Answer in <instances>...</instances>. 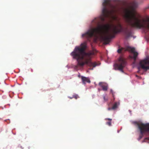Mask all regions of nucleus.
<instances>
[{"label":"nucleus","instance_id":"1","mask_svg":"<svg viewBox=\"0 0 149 149\" xmlns=\"http://www.w3.org/2000/svg\"><path fill=\"white\" fill-rule=\"evenodd\" d=\"M102 5L103 8L102 15L99 17L95 18L92 21L93 26L98 25V26L88 30L82 35V37L85 38L90 41L92 37H95L99 36L104 43L107 44L110 42L111 39L114 37V35L118 33L124 32L127 38L131 36V31L129 30L127 27L124 28L119 22L116 25H113L111 26L109 24L103 26L100 25L101 21H104L106 18L109 17L117 11L116 6L111 4L110 0H104Z\"/></svg>","mask_w":149,"mask_h":149},{"label":"nucleus","instance_id":"2","mask_svg":"<svg viewBox=\"0 0 149 149\" xmlns=\"http://www.w3.org/2000/svg\"><path fill=\"white\" fill-rule=\"evenodd\" d=\"M85 44H82L80 46L76 47L73 51L70 54L74 59L77 60V64L75 65V69H78L79 67H82L85 65L90 67H95L97 65L96 62H92L91 58L95 54L94 51H90L88 52L85 51L86 48Z\"/></svg>","mask_w":149,"mask_h":149},{"label":"nucleus","instance_id":"3","mask_svg":"<svg viewBox=\"0 0 149 149\" xmlns=\"http://www.w3.org/2000/svg\"><path fill=\"white\" fill-rule=\"evenodd\" d=\"M124 17L125 22L130 26L143 28L146 33L149 31V17L145 19L142 18L140 15L134 10H127Z\"/></svg>","mask_w":149,"mask_h":149},{"label":"nucleus","instance_id":"4","mask_svg":"<svg viewBox=\"0 0 149 149\" xmlns=\"http://www.w3.org/2000/svg\"><path fill=\"white\" fill-rule=\"evenodd\" d=\"M134 123L137 125L138 130L140 133L139 137L137 138L138 141H140L144 135L149 136V123H144L135 122Z\"/></svg>","mask_w":149,"mask_h":149},{"label":"nucleus","instance_id":"5","mask_svg":"<svg viewBox=\"0 0 149 149\" xmlns=\"http://www.w3.org/2000/svg\"><path fill=\"white\" fill-rule=\"evenodd\" d=\"M126 64L125 60L123 57H120L118 58L117 63L114 65V68L115 70H118L123 72V69Z\"/></svg>","mask_w":149,"mask_h":149},{"label":"nucleus","instance_id":"6","mask_svg":"<svg viewBox=\"0 0 149 149\" xmlns=\"http://www.w3.org/2000/svg\"><path fill=\"white\" fill-rule=\"evenodd\" d=\"M125 50L130 52L133 53V57L131 56L130 57L133 58L135 61H136L137 57L138 55V54L137 52H136L135 51V48L134 47H130L128 46L127 47Z\"/></svg>","mask_w":149,"mask_h":149},{"label":"nucleus","instance_id":"7","mask_svg":"<svg viewBox=\"0 0 149 149\" xmlns=\"http://www.w3.org/2000/svg\"><path fill=\"white\" fill-rule=\"evenodd\" d=\"M99 85L102 88L103 91H106L107 90L108 85V84L104 82H100Z\"/></svg>","mask_w":149,"mask_h":149},{"label":"nucleus","instance_id":"8","mask_svg":"<svg viewBox=\"0 0 149 149\" xmlns=\"http://www.w3.org/2000/svg\"><path fill=\"white\" fill-rule=\"evenodd\" d=\"M81 78L82 83L84 84H85L86 82L90 83L91 82L90 81L88 78L82 76Z\"/></svg>","mask_w":149,"mask_h":149},{"label":"nucleus","instance_id":"9","mask_svg":"<svg viewBox=\"0 0 149 149\" xmlns=\"http://www.w3.org/2000/svg\"><path fill=\"white\" fill-rule=\"evenodd\" d=\"M120 104L119 102H115L112 107V110H115L117 108Z\"/></svg>","mask_w":149,"mask_h":149},{"label":"nucleus","instance_id":"10","mask_svg":"<svg viewBox=\"0 0 149 149\" xmlns=\"http://www.w3.org/2000/svg\"><path fill=\"white\" fill-rule=\"evenodd\" d=\"M105 120H108L109 121L106 122V124L109 126H111V121L112 120V119L109 118H106L105 119Z\"/></svg>","mask_w":149,"mask_h":149},{"label":"nucleus","instance_id":"11","mask_svg":"<svg viewBox=\"0 0 149 149\" xmlns=\"http://www.w3.org/2000/svg\"><path fill=\"white\" fill-rule=\"evenodd\" d=\"M72 97L75 98L76 99H77L78 98H79L78 95H77L75 94L73 95Z\"/></svg>","mask_w":149,"mask_h":149},{"label":"nucleus","instance_id":"12","mask_svg":"<svg viewBox=\"0 0 149 149\" xmlns=\"http://www.w3.org/2000/svg\"><path fill=\"white\" fill-rule=\"evenodd\" d=\"M110 91L111 92L112 94L113 97H114V94L115 93V92H114L112 89H111Z\"/></svg>","mask_w":149,"mask_h":149},{"label":"nucleus","instance_id":"13","mask_svg":"<svg viewBox=\"0 0 149 149\" xmlns=\"http://www.w3.org/2000/svg\"><path fill=\"white\" fill-rule=\"evenodd\" d=\"M123 49H118L117 52L118 53H121V51Z\"/></svg>","mask_w":149,"mask_h":149},{"label":"nucleus","instance_id":"14","mask_svg":"<svg viewBox=\"0 0 149 149\" xmlns=\"http://www.w3.org/2000/svg\"><path fill=\"white\" fill-rule=\"evenodd\" d=\"M105 101H107L108 100V98L107 97H106L105 96H104L103 97Z\"/></svg>","mask_w":149,"mask_h":149},{"label":"nucleus","instance_id":"15","mask_svg":"<svg viewBox=\"0 0 149 149\" xmlns=\"http://www.w3.org/2000/svg\"><path fill=\"white\" fill-rule=\"evenodd\" d=\"M108 110H112V107H109L108 109Z\"/></svg>","mask_w":149,"mask_h":149},{"label":"nucleus","instance_id":"16","mask_svg":"<svg viewBox=\"0 0 149 149\" xmlns=\"http://www.w3.org/2000/svg\"><path fill=\"white\" fill-rule=\"evenodd\" d=\"M146 140H147V139H145V138L144 139V140L142 141V143H143V142H146Z\"/></svg>","mask_w":149,"mask_h":149},{"label":"nucleus","instance_id":"17","mask_svg":"<svg viewBox=\"0 0 149 149\" xmlns=\"http://www.w3.org/2000/svg\"><path fill=\"white\" fill-rule=\"evenodd\" d=\"M145 139H147V140H149V137H146Z\"/></svg>","mask_w":149,"mask_h":149},{"label":"nucleus","instance_id":"18","mask_svg":"<svg viewBox=\"0 0 149 149\" xmlns=\"http://www.w3.org/2000/svg\"><path fill=\"white\" fill-rule=\"evenodd\" d=\"M114 19H116V17H114Z\"/></svg>","mask_w":149,"mask_h":149},{"label":"nucleus","instance_id":"19","mask_svg":"<svg viewBox=\"0 0 149 149\" xmlns=\"http://www.w3.org/2000/svg\"><path fill=\"white\" fill-rule=\"evenodd\" d=\"M113 97V100H115V97Z\"/></svg>","mask_w":149,"mask_h":149},{"label":"nucleus","instance_id":"20","mask_svg":"<svg viewBox=\"0 0 149 149\" xmlns=\"http://www.w3.org/2000/svg\"><path fill=\"white\" fill-rule=\"evenodd\" d=\"M73 98V97H70V99H72V98Z\"/></svg>","mask_w":149,"mask_h":149}]
</instances>
